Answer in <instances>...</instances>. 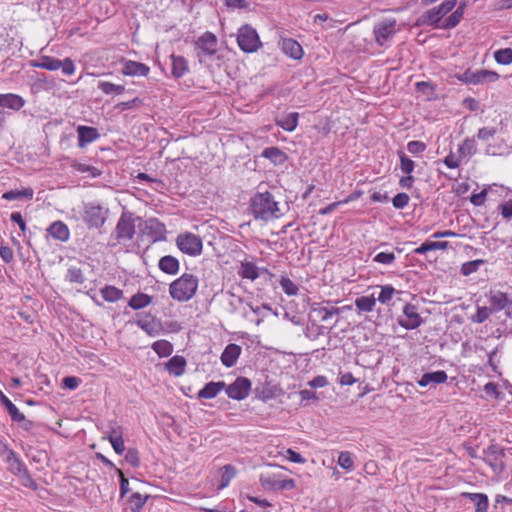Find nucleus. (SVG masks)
I'll use <instances>...</instances> for the list:
<instances>
[{
    "instance_id": "4c0bfd02",
    "label": "nucleus",
    "mask_w": 512,
    "mask_h": 512,
    "mask_svg": "<svg viewBox=\"0 0 512 512\" xmlns=\"http://www.w3.org/2000/svg\"><path fill=\"white\" fill-rule=\"evenodd\" d=\"M449 246V242L447 241H425L419 247L415 248L413 253L415 254H425L429 251L434 250H446Z\"/></svg>"
},
{
    "instance_id": "3c124183",
    "label": "nucleus",
    "mask_w": 512,
    "mask_h": 512,
    "mask_svg": "<svg viewBox=\"0 0 512 512\" xmlns=\"http://www.w3.org/2000/svg\"><path fill=\"white\" fill-rule=\"evenodd\" d=\"M493 312L487 306H478L476 314L470 317L473 323L481 324L484 323Z\"/></svg>"
},
{
    "instance_id": "9d476101",
    "label": "nucleus",
    "mask_w": 512,
    "mask_h": 512,
    "mask_svg": "<svg viewBox=\"0 0 512 512\" xmlns=\"http://www.w3.org/2000/svg\"><path fill=\"white\" fill-rule=\"evenodd\" d=\"M217 44V37L215 36V34L209 31L202 34L195 41V47L198 50L197 56L199 58L200 63L204 62L206 57L211 58L217 53Z\"/></svg>"
},
{
    "instance_id": "2f4dec72",
    "label": "nucleus",
    "mask_w": 512,
    "mask_h": 512,
    "mask_svg": "<svg viewBox=\"0 0 512 512\" xmlns=\"http://www.w3.org/2000/svg\"><path fill=\"white\" fill-rule=\"evenodd\" d=\"M462 497L470 500L475 504V512H488L489 499L484 493H462Z\"/></svg>"
},
{
    "instance_id": "6e6552de",
    "label": "nucleus",
    "mask_w": 512,
    "mask_h": 512,
    "mask_svg": "<svg viewBox=\"0 0 512 512\" xmlns=\"http://www.w3.org/2000/svg\"><path fill=\"white\" fill-rule=\"evenodd\" d=\"M260 484L266 490H291L295 488L294 479H283L281 472H262L260 475Z\"/></svg>"
},
{
    "instance_id": "774afa93",
    "label": "nucleus",
    "mask_w": 512,
    "mask_h": 512,
    "mask_svg": "<svg viewBox=\"0 0 512 512\" xmlns=\"http://www.w3.org/2000/svg\"><path fill=\"white\" fill-rule=\"evenodd\" d=\"M395 260V254L393 252H380L373 258L374 262L381 264H391Z\"/></svg>"
},
{
    "instance_id": "72a5a7b5",
    "label": "nucleus",
    "mask_w": 512,
    "mask_h": 512,
    "mask_svg": "<svg viewBox=\"0 0 512 512\" xmlns=\"http://www.w3.org/2000/svg\"><path fill=\"white\" fill-rule=\"evenodd\" d=\"M500 78V75L496 71L492 70H478L473 71V85L483 84L486 82H496Z\"/></svg>"
},
{
    "instance_id": "a211bd4d",
    "label": "nucleus",
    "mask_w": 512,
    "mask_h": 512,
    "mask_svg": "<svg viewBox=\"0 0 512 512\" xmlns=\"http://www.w3.org/2000/svg\"><path fill=\"white\" fill-rule=\"evenodd\" d=\"M241 352H242V348L240 345L235 344V343L228 344L224 348V350L220 356L221 363L227 368H231V367L235 366L238 358L241 355Z\"/></svg>"
},
{
    "instance_id": "bf43d9fd",
    "label": "nucleus",
    "mask_w": 512,
    "mask_h": 512,
    "mask_svg": "<svg viewBox=\"0 0 512 512\" xmlns=\"http://www.w3.org/2000/svg\"><path fill=\"white\" fill-rule=\"evenodd\" d=\"M410 197L407 193L400 192L392 198L393 207L396 209H403L409 203Z\"/></svg>"
},
{
    "instance_id": "7c9ffc66",
    "label": "nucleus",
    "mask_w": 512,
    "mask_h": 512,
    "mask_svg": "<svg viewBox=\"0 0 512 512\" xmlns=\"http://www.w3.org/2000/svg\"><path fill=\"white\" fill-rule=\"evenodd\" d=\"M25 105V100L17 94L8 93L0 95V106L15 111L20 110Z\"/></svg>"
},
{
    "instance_id": "4be33fe9",
    "label": "nucleus",
    "mask_w": 512,
    "mask_h": 512,
    "mask_svg": "<svg viewBox=\"0 0 512 512\" xmlns=\"http://www.w3.org/2000/svg\"><path fill=\"white\" fill-rule=\"evenodd\" d=\"M281 48L292 59L300 60L303 57L304 51L302 46L292 38H283L281 40Z\"/></svg>"
},
{
    "instance_id": "a878e982",
    "label": "nucleus",
    "mask_w": 512,
    "mask_h": 512,
    "mask_svg": "<svg viewBox=\"0 0 512 512\" xmlns=\"http://www.w3.org/2000/svg\"><path fill=\"white\" fill-rule=\"evenodd\" d=\"M47 233L51 237L61 242H66L70 237L68 226L62 221L53 222L48 228Z\"/></svg>"
},
{
    "instance_id": "c9c22d12",
    "label": "nucleus",
    "mask_w": 512,
    "mask_h": 512,
    "mask_svg": "<svg viewBox=\"0 0 512 512\" xmlns=\"http://www.w3.org/2000/svg\"><path fill=\"white\" fill-rule=\"evenodd\" d=\"M0 402L6 408L9 413L11 420L14 422H20L24 420V414L12 403V401L0 390Z\"/></svg>"
},
{
    "instance_id": "bb28decb",
    "label": "nucleus",
    "mask_w": 512,
    "mask_h": 512,
    "mask_svg": "<svg viewBox=\"0 0 512 512\" xmlns=\"http://www.w3.org/2000/svg\"><path fill=\"white\" fill-rule=\"evenodd\" d=\"M65 281L72 284L82 285L86 281V277L84 271L82 269V263L78 262L77 264H71L67 268L65 274Z\"/></svg>"
},
{
    "instance_id": "412c9836",
    "label": "nucleus",
    "mask_w": 512,
    "mask_h": 512,
    "mask_svg": "<svg viewBox=\"0 0 512 512\" xmlns=\"http://www.w3.org/2000/svg\"><path fill=\"white\" fill-rule=\"evenodd\" d=\"M137 319L135 323L142 330H144L149 336H156L158 334V325L155 322V318L151 314H136Z\"/></svg>"
},
{
    "instance_id": "79ce46f5",
    "label": "nucleus",
    "mask_w": 512,
    "mask_h": 512,
    "mask_svg": "<svg viewBox=\"0 0 512 512\" xmlns=\"http://www.w3.org/2000/svg\"><path fill=\"white\" fill-rule=\"evenodd\" d=\"M147 499L148 495L143 496L138 492H134L127 499L128 508L131 512H139L142 510Z\"/></svg>"
},
{
    "instance_id": "393cba45",
    "label": "nucleus",
    "mask_w": 512,
    "mask_h": 512,
    "mask_svg": "<svg viewBox=\"0 0 512 512\" xmlns=\"http://www.w3.org/2000/svg\"><path fill=\"white\" fill-rule=\"evenodd\" d=\"M187 362L183 356L175 355L165 363V369L173 376L179 377L185 373Z\"/></svg>"
},
{
    "instance_id": "603ef678",
    "label": "nucleus",
    "mask_w": 512,
    "mask_h": 512,
    "mask_svg": "<svg viewBox=\"0 0 512 512\" xmlns=\"http://www.w3.org/2000/svg\"><path fill=\"white\" fill-rule=\"evenodd\" d=\"M98 88L107 95L111 93L122 94L125 92V87L123 85H116L107 81L99 82Z\"/></svg>"
},
{
    "instance_id": "13d9d810",
    "label": "nucleus",
    "mask_w": 512,
    "mask_h": 512,
    "mask_svg": "<svg viewBox=\"0 0 512 512\" xmlns=\"http://www.w3.org/2000/svg\"><path fill=\"white\" fill-rule=\"evenodd\" d=\"M395 293V289L390 285H385L381 287V291L377 297V300L382 304H387L393 297Z\"/></svg>"
},
{
    "instance_id": "4468645a",
    "label": "nucleus",
    "mask_w": 512,
    "mask_h": 512,
    "mask_svg": "<svg viewBox=\"0 0 512 512\" xmlns=\"http://www.w3.org/2000/svg\"><path fill=\"white\" fill-rule=\"evenodd\" d=\"M251 381L246 377H237L233 383L225 387L226 394L234 400H244L251 391Z\"/></svg>"
},
{
    "instance_id": "e2e57ef3",
    "label": "nucleus",
    "mask_w": 512,
    "mask_h": 512,
    "mask_svg": "<svg viewBox=\"0 0 512 512\" xmlns=\"http://www.w3.org/2000/svg\"><path fill=\"white\" fill-rule=\"evenodd\" d=\"M338 464L345 470H351L354 462L350 452H341L338 457Z\"/></svg>"
},
{
    "instance_id": "6e6d98bb",
    "label": "nucleus",
    "mask_w": 512,
    "mask_h": 512,
    "mask_svg": "<svg viewBox=\"0 0 512 512\" xmlns=\"http://www.w3.org/2000/svg\"><path fill=\"white\" fill-rule=\"evenodd\" d=\"M21 482V484L24 487H28L32 490L38 489V484L36 481L32 478L31 474L29 473L28 469L23 471L20 475L17 476Z\"/></svg>"
},
{
    "instance_id": "c85d7f7f",
    "label": "nucleus",
    "mask_w": 512,
    "mask_h": 512,
    "mask_svg": "<svg viewBox=\"0 0 512 512\" xmlns=\"http://www.w3.org/2000/svg\"><path fill=\"white\" fill-rule=\"evenodd\" d=\"M226 387V384L224 381H218V382H208L205 384V386L198 391V398L199 399H213L215 398L221 390H223Z\"/></svg>"
},
{
    "instance_id": "473e14b6",
    "label": "nucleus",
    "mask_w": 512,
    "mask_h": 512,
    "mask_svg": "<svg viewBox=\"0 0 512 512\" xmlns=\"http://www.w3.org/2000/svg\"><path fill=\"white\" fill-rule=\"evenodd\" d=\"M261 156L270 160L274 165H283L288 159L284 151L274 146L265 148Z\"/></svg>"
},
{
    "instance_id": "338daca9",
    "label": "nucleus",
    "mask_w": 512,
    "mask_h": 512,
    "mask_svg": "<svg viewBox=\"0 0 512 512\" xmlns=\"http://www.w3.org/2000/svg\"><path fill=\"white\" fill-rule=\"evenodd\" d=\"M497 133L495 127H482L478 130L477 138L482 141H487L493 138Z\"/></svg>"
},
{
    "instance_id": "b1692460",
    "label": "nucleus",
    "mask_w": 512,
    "mask_h": 512,
    "mask_svg": "<svg viewBox=\"0 0 512 512\" xmlns=\"http://www.w3.org/2000/svg\"><path fill=\"white\" fill-rule=\"evenodd\" d=\"M6 458L5 461L8 464V470L18 476L27 469L26 465L17 457L16 453L9 447H5Z\"/></svg>"
},
{
    "instance_id": "58836bf2",
    "label": "nucleus",
    "mask_w": 512,
    "mask_h": 512,
    "mask_svg": "<svg viewBox=\"0 0 512 512\" xmlns=\"http://www.w3.org/2000/svg\"><path fill=\"white\" fill-rule=\"evenodd\" d=\"M100 293L103 297V299L106 302L115 303L118 300L122 299L124 296V293L122 290L118 289L115 286L112 285H106L103 288L100 289Z\"/></svg>"
},
{
    "instance_id": "a19ab883",
    "label": "nucleus",
    "mask_w": 512,
    "mask_h": 512,
    "mask_svg": "<svg viewBox=\"0 0 512 512\" xmlns=\"http://www.w3.org/2000/svg\"><path fill=\"white\" fill-rule=\"evenodd\" d=\"M152 302V297L148 294L138 292L131 297L128 306L133 310H139L148 306Z\"/></svg>"
},
{
    "instance_id": "052dcab7",
    "label": "nucleus",
    "mask_w": 512,
    "mask_h": 512,
    "mask_svg": "<svg viewBox=\"0 0 512 512\" xmlns=\"http://www.w3.org/2000/svg\"><path fill=\"white\" fill-rule=\"evenodd\" d=\"M125 461L134 468L139 467L141 462L138 450L136 448H129L125 454Z\"/></svg>"
},
{
    "instance_id": "f257e3e1",
    "label": "nucleus",
    "mask_w": 512,
    "mask_h": 512,
    "mask_svg": "<svg viewBox=\"0 0 512 512\" xmlns=\"http://www.w3.org/2000/svg\"><path fill=\"white\" fill-rule=\"evenodd\" d=\"M249 210L256 220L269 221L279 217V204L274 196L266 192H257L249 203Z\"/></svg>"
},
{
    "instance_id": "5701e85b",
    "label": "nucleus",
    "mask_w": 512,
    "mask_h": 512,
    "mask_svg": "<svg viewBox=\"0 0 512 512\" xmlns=\"http://www.w3.org/2000/svg\"><path fill=\"white\" fill-rule=\"evenodd\" d=\"M150 68L141 62L126 60L122 68V74L126 76H147Z\"/></svg>"
},
{
    "instance_id": "39448f33",
    "label": "nucleus",
    "mask_w": 512,
    "mask_h": 512,
    "mask_svg": "<svg viewBox=\"0 0 512 512\" xmlns=\"http://www.w3.org/2000/svg\"><path fill=\"white\" fill-rule=\"evenodd\" d=\"M30 65L35 68H42L49 71L62 70L65 75H72L75 72L74 62L70 58L59 60L52 56L43 55L37 60L30 61Z\"/></svg>"
},
{
    "instance_id": "aec40b11",
    "label": "nucleus",
    "mask_w": 512,
    "mask_h": 512,
    "mask_svg": "<svg viewBox=\"0 0 512 512\" xmlns=\"http://www.w3.org/2000/svg\"><path fill=\"white\" fill-rule=\"evenodd\" d=\"M447 378V373L444 370H438L434 372L424 373L421 376V378L417 381V383L421 387H426L429 385L434 387L437 384L446 382Z\"/></svg>"
},
{
    "instance_id": "0eeeda50",
    "label": "nucleus",
    "mask_w": 512,
    "mask_h": 512,
    "mask_svg": "<svg viewBox=\"0 0 512 512\" xmlns=\"http://www.w3.org/2000/svg\"><path fill=\"white\" fill-rule=\"evenodd\" d=\"M237 43L239 48L245 53L256 52L262 46L256 29L249 24L242 25L238 29Z\"/></svg>"
},
{
    "instance_id": "0e129e2a",
    "label": "nucleus",
    "mask_w": 512,
    "mask_h": 512,
    "mask_svg": "<svg viewBox=\"0 0 512 512\" xmlns=\"http://www.w3.org/2000/svg\"><path fill=\"white\" fill-rule=\"evenodd\" d=\"M74 168L81 173H88L92 177H98L101 175V171L94 167L83 163H78L74 165Z\"/></svg>"
},
{
    "instance_id": "49530a36",
    "label": "nucleus",
    "mask_w": 512,
    "mask_h": 512,
    "mask_svg": "<svg viewBox=\"0 0 512 512\" xmlns=\"http://www.w3.org/2000/svg\"><path fill=\"white\" fill-rule=\"evenodd\" d=\"M219 488H225L236 475V468L231 464H226L222 468Z\"/></svg>"
},
{
    "instance_id": "f3484780",
    "label": "nucleus",
    "mask_w": 512,
    "mask_h": 512,
    "mask_svg": "<svg viewBox=\"0 0 512 512\" xmlns=\"http://www.w3.org/2000/svg\"><path fill=\"white\" fill-rule=\"evenodd\" d=\"M76 131L78 135L79 148H85L88 144L100 138V133L95 127L79 125Z\"/></svg>"
},
{
    "instance_id": "09e8293b",
    "label": "nucleus",
    "mask_w": 512,
    "mask_h": 512,
    "mask_svg": "<svg viewBox=\"0 0 512 512\" xmlns=\"http://www.w3.org/2000/svg\"><path fill=\"white\" fill-rule=\"evenodd\" d=\"M485 263H486V261L484 259H476L473 261L465 262L462 264L460 272L464 276H469L472 273L478 271L480 266Z\"/></svg>"
},
{
    "instance_id": "ea45409f",
    "label": "nucleus",
    "mask_w": 512,
    "mask_h": 512,
    "mask_svg": "<svg viewBox=\"0 0 512 512\" xmlns=\"http://www.w3.org/2000/svg\"><path fill=\"white\" fill-rule=\"evenodd\" d=\"M298 119L299 113L292 112L282 119H277L276 125L281 127L285 131L292 132L296 129L298 125Z\"/></svg>"
},
{
    "instance_id": "ddd939ff",
    "label": "nucleus",
    "mask_w": 512,
    "mask_h": 512,
    "mask_svg": "<svg viewBox=\"0 0 512 512\" xmlns=\"http://www.w3.org/2000/svg\"><path fill=\"white\" fill-rule=\"evenodd\" d=\"M142 222L143 224H139V227L143 234L148 235L152 239V242L163 241L166 239L165 224L159 219L149 218Z\"/></svg>"
},
{
    "instance_id": "6ab92c4d",
    "label": "nucleus",
    "mask_w": 512,
    "mask_h": 512,
    "mask_svg": "<svg viewBox=\"0 0 512 512\" xmlns=\"http://www.w3.org/2000/svg\"><path fill=\"white\" fill-rule=\"evenodd\" d=\"M509 300L507 293L499 290H490L489 292V308L492 312H498L504 308H508Z\"/></svg>"
},
{
    "instance_id": "20e7f679",
    "label": "nucleus",
    "mask_w": 512,
    "mask_h": 512,
    "mask_svg": "<svg viewBox=\"0 0 512 512\" xmlns=\"http://www.w3.org/2000/svg\"><path fill=\"white\" fill-rule=\"evenodd\" d=\"M109 209L99 203L88 202L83 206V221L89 229L101 228L108 219Z\"/></svg>"
},
{
    "instance_id": "f704fd0d",
    "label": "nucleus",
    "mask_w": 512,
    "mask_h": 512,
    "mask_svg": "<svg viewBox=\"0 0 512 512\" xmlns=\"http://www.w3.org/2000/svg\"><path fill=\"white\" fill-rule=\"evenodd\" d=\"M34 196V190L31 187L24 188L22 190H9L3 193L2 198L7 201L13 200H32Z\"/></svg>"
},
{
    "instance_id": "680f3d73",
    "label": "nucleus",
    "mask_w": 512,
    "mask_h": 512,
    "mask_svg": "<svg viewBox=\"0 0 512 512\" xmlns=\"http://www.w3.org/2000/svg\"><path fill=\"white\" fill-rule=\"evenodd\" d=\"M416 90L422 94L431 95L436 90V84L431 81H420L415 84Z\"/></svg>"
},
{
    "instance_id": "c756f323",
    "label": "nucleus",
    "mask_w": 512,
    "mask_h": 512,
    "mask_svg": "<svg viewBox=\"0 0 512 512\" xmlns=\"http://www.w3.org/2000/svg\"><path fill=\"white\" fill-rule=\"evenodd\" d=\"M159 269L166 274L176 275L180 269L179 260L171 255H165L159 259Z\"/></svg>"
},
{
    "instance_id": "2eb2a0df",
    "label": "nucleus",
    "mask_w": 512,
    "mask_h": 512,
    "mask_svg": "<svg viewBox=\"0 0 512 512\" xmlns=\"http://www.w3.org/2000/svg\"><path fill=\"white\" fill-rule=\"evenodd\" d=\"M404 318L398 319V324L406 330H414L418 328L422 323L423 319L418 312L417 306L407 303L403 308Z\"/></svg>"
},
{
    "instance_id": "37998d69",
    "label": "nucleus",
    "mask_w": 512,
    "mask_h": 512,
    "mask_svg": "<svg viewBox=\"0 0 512 512\" xmlns=\"http://www.w3.org/2000/svg\"><path fill=\"white\" fill-rule=\"evenodd\" d=\"M152 349L157 353L159 357L163 358L172 354L173 345L167 340H158L152 344Z\"/></svg>"
},
{
    "instance_id": "f03ea898",
    "label": "nucleus",
    "mask_w": 512,
    "mask_h": 512,
    "mask_svg": "<svg viewBox=\"0 0 512 512\" xmlns=\"http://www.w3.org/2000/svg\"><path fill=\"white\" fill-rule=\"evenodd\" d=\"M198 284L195 275L184 273L169 285V294L178 302H187L195 296Z\"/></svg>"
},
{
    "instance_id": "7ed1b4c3",
    "label": "nucleus",
    "mask_w": 512,
    "mask_h": 512,
    "mask_svg": "<svg viewBox=\"0 0 512 512\" xmlns=\"http://www.w3.org/2000/svg\"><path fill=\"white\" fill-rule=\"evenodd\" d=\"M457 0H444L440 5L425 11L416 21V26L429 25L440 27L439 22L456 6Z\"/></svg>"
},
{
    "instance_id": "de8ad7c7",
    "label": "nucleus",
    "mask_w": 512,
    "mask_h": 512,
    "mask_svg": "<svg viewBox=\"0 0 512 512\" xmlns=\"http://www.w3.org/2000/svg\"><path fill=\"white\" fill-rule=\"evenodd\" d=\"M398 156L400 159V169L404 174H412L415 168V162L410 159L402 150H399Z\"/></svg>"
},
{
    "instance_id": "4d7b16f0",
    "label": "nucleus",
    "mask_w": 512,
    "mask_h": 512,
    "mask_svg": "<svg viewBox=\"0 0 512 512\" xmlns=\"http://www.w3.org/2000/svg\"><path fill=\"white\" fill-rule=\"evenodd\" d=\"M142 104H143V100L140 99L139 97H135L132 100L120 102V103L116 104L114 108L119 111H125V110L137 108V107L141 106Z\"/></svg>"
},
{
    "instance_id": "1a4fd4ad",
    "label": "nucleus",
    "mask_w": 512,
    "mask_h": 512,
    "mask_svg": "<svg viewBox=\"0 0 512 512\" xmlns=\"http://www.w3.org/2000/svg\"><path fill=\"white\" fill-rule=\"evenodd\" d=\"M176 245L180 251L190 256L200 255L203 249L201 237L190 232L178 235Z\"/></svg>"
},
{
    "instance_id": "9b49d317",
    "label": "nucleus",
    "mask_w": 512,
    "mask_h": 512,
    "mask_svg": "<svg viewBox=\"0 0 512 512\" xmlns=\"http://www.w3.org/2000/svg\"><path fill=\"white\" fill-rule=\"evenodd\" d=\"M484 461L492 468L495 474L499 475L505 470V450L498 444H491L483 450Z\"/></svg>"
},
{
    "instance_id": "423d86ee",
    "label": "nucleus",
    "mask_w": 512,
    "mask_h": 512,
    "mask_svg": "<svg viewBox=\"0 0 512 512\" xmlns=\"http://www.w3.org/2000/svg\"><path fill=\"white\" fill-rule=\"evenodd\" d=\"M135 221H142V218L135 217L132 212H122L115 227L116 239L119 243L133 239L136 232Z\"/></svg>"
},
{
    "instance_id": "5fc2aeb1",
    "label": "nucleus",
    "mask_w": 512,
    "mask_h": 512,
    "mask_svg": "<svg viewBox=\"0 0 512 512\" xmlns=\"http://www.w3.org/2000/svg\"><path fill=\"white\" fill-rule=\"evenodd\" d=\"M103 439H106L110 442V444L112 445L114 451L116 454L118 455H122L125 451V444H124V439H123V435H117V437H103Z\"/></svg>"
},
{
    "instance_id": "a18cd8bd",
    "label": "nucleus",
    "mask_w": 512,
    "mask_h": 512,
    "mask_svg": "<svg viewBox=\"0 0 512 512\" xmlns=\"http://www.w3.org/2000/svg\"><path fill=\"white\" fill-rule=\"evenodd\" d=\"M375 303L376 299L373 296H361L355 300V306L362 312H371Z\"/></svg>"
},
{
    "instance_id": "69168bd1",
    "label": "nucleus",
    "mask_w": 512,
    "mask_h": 512,
    "mask_svg": "<svg viewBox=\"0 0 512 512\" xmlns=\"http://www.w3.org/2000/svg\"><path fill=\"white\" fill-rule=\"evenodd\" d=\"M425 149L426 144L422 141L413 140L408 142L407 144V150L413 155L421 154L422 152L425 151Z\"/></svg>"
},
{
    "instance_id": "c03bdc74",
    "label": "nucleus",
    "mask_w": 512,
    "mask_h": 512,
    "mask_svg": "<svg viewBox=\"0 0 512 512\" xmlns=\"http://www.w3.org/2000/svg\"><path fill=\"white\" fill-rule=\"evenodd\" d=\"M476 152H477V149H476V142H475L474 137L466 138L463 141V143L461 145H459V148H458V153H459L460 158H463L466 156H472V155L476 154Z\"/></svg>"
},
{
    "instance_id": "cd10ccee",
    "label": "nucleus",
    "mask_w": 512,
    "mask_h": 512,
    "mask_svg": "<svg viewBox=\"0 0 512 512\" xmlns=\"http://www.w3.org/2000/svg\"><path fill=\"white\" fill-rule=\"evenodd\" d=\"M340 309L338 307H323L318 303H313L311 306V312L309 314V319L313 316L318 317L321 321H327L334 315H339Z\"/></svg>"
},
{
    "instance_id": "e433bc0d",
    "label": "nucleus",
    "mask_w": 512,
    "mask_h": 512,
    "mask_svg": "<svg viewBox=\"0 0 512 512\" xmlns=\"http://www.w3.org/2000/svg\"><path fill=\"white\" fill-rule=\"evenodd\" d=\"M172 75L181 78L188 71V62L183 56L171 55Z\"/></svg>"
},
{
    "instance_id": "dca6fc26",
    "label": "nucleus",
    "mask_w": 512,
    "mask_h": 512,
    "mask_svg": "<svg viewBox=\"0 0 512 512\" xmlns=\"http://www.w3.org/2000/svg\"><path fill=\"white\" fill-rule=\"evenodd\" d=\"M237 274L242 279L255 281L260 276V267L257 266L254 257H246L240 261V265L237 270Z\"/></svg>"
},
{
    "instance_id": "864d4df0",
    "label": "nucleus",
    "mask_w": 512,
    "mask_h": 512,
    "mask_svg": "<svg viewBox=\"0 0 512 512\" xmlns=\"http://www.w3.org/2000/svg\"><path fill=\"white\" fill-rule=\"evenodd\" d=\"M280 286L288 296L297 295L299 290L297 285L291 279L284 276L281 277Z\"/></svg>"
},
{
    "instance_id": "f8f14e48",
    "label": "nucleus",
    "mask_w": 512,
    "mask_h": 512,
    "mask_svg": "<svg viewBox=\"0 0 512 512\" xmlns=\"http://www.w3.org/2000/svg\"><path fill=\"white\" fill-rule=\"evenodd\" d=\"M396 26L397 21L395 18L384 19L375 24L373 28L375 42L379 46H383L391 37L396 34Z\"/></svg>"
},
{
    "instance_id": "8fccbe9b",
    "label": "nucleus",
    "mask_w": 512,
    "mask_h": 512,
    "mask_svg": "<svg viewBox=\"0 0 512 512\" xmlns=\"http://www.w3.org/2000/svg\"><path fill=\"white\" fill-rule=\"evenodd\" d=\"M494 59L498 64L509 65L512 63V48L499 49L494 52Z\"/></svg>"
}]
</instances>
